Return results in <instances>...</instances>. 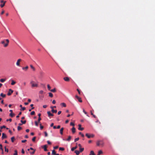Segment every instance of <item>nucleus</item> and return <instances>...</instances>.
<instances>
[{
	"label": "nucleus",
	"instance_id": "obj_1",
	"mask_svg": "<svg viewBox=\"0 0 155 155\" xmlns=\"http://www.w3.org/2000/svg\"><path fill=\"white\" fill-rule=\"evenodd\" d=\"M30 84H31L32 87H37L38 86V84L33 81H31L30 82Z\"/></svg>",
	"mask_w": 155,
	"mask_h": 155
},
{
	"label": "nucleus",
	"instance_id": "obj_2",
	"mask_svg": "<svg viewBox=\"0 0 155 155\" xmlns=\"http://www.w3.org/2000/svg\"><path fill=\"white\" fill-rule=\"evenodd\" d=\"M96 144L97 146H99L100 145L103 146V143L101 141V140L97 141V142Z\"/></svg>",
	"mask_w": 155,
	"mask_h": 155
},
{
	"label": "nucleus",
	"instance_id": "obj_3",
	"mask_svg": "<svg viewBox=\"0 0 155 155\" xmlns=\"http://www.w3.org/2000/svg\"><path fill=\"white\" fill-rule=\"evenodd\" d=\"M85 136L88 138H90L91 137H94V135L93 134H89L87 133L86 134Z\"/></svg>",
	"mask_w": 155,
	"mask_h": 155
},
{
	"label": "nucleus",
	"instance_id": "obj_4",
	"mask_svg": "<svg viewBox=\"0 0 155 155\" xmlns=\"http://www.w3.org/2000/svg\"><path fill=\"white\" fill-rule=\"evenodd\" d=\"M21 61V59H18L16 63V65L18 66H20V62Z\"/></svg>",
	"mask_w": 155,
	"mask_h": 155
},
{
	"label": "nucleus",
	"instance_id": "obj_5",
	"mask_svg": "<svg viewBox=\"0 0 155 155\" xmlns=\"http://www.w3.org/2000/svg\"><path fill=\"white\" fill-rule=\"evenodd\" d=\"M13 92V91L11 89H9V91L8 93V96L10 95Z\"/></svg>",
	"mask_w": 155,
	"mask_h": 155
},
{
	"label": "nucleus",
	"instance_id": "obj_6",
	"mask_svg": "<svg viewBox=\"0 0 155 155\" xmlns=\"http://www.w3.org/2000/svg\"><path fill=\"white\" fill-rule=\"evenodd\" d=\"M5 41L7 42V43H6L4 45V46L5 47H7L8 46V44L9 42V40L8 39H6L5 40Z\"/></svg>",
	"mask_w": 155,
	"mask_h": 155
},
{
	"label": "nucleus",
	"instance_id": "obj_7",
	"mask_svg": "<svg viewBox=\"0 0 155 155\" xmlns=\"http://www.w3.org/2000/svg\"><path fill=\"white\" fill-rule=\"evenodd\" d=\"M81 124H79L78 125V129L80 130H83L84 129L83 127H81Z\"/></svg>",
	"mask_w": 155,
	"mask_h": 155
},
{
	"label": "nucleus",
	"instance_id": "obj_8",
	"mask_svg": "<svg viewBox=\"0 0 155 155\" xmlns=\"http://www.w3.org/2000/svg\"><path fill=\"white\" fill-rule=\"evenodd\" d=\"M64 80L66 81H70V78L68 77H65L64 78Z\"/></svg>",
	"mask_w": 155,
	"mask_h": 155
},
{
	"label": "nucleus",
	"instance_id": "obj_9",
	"mask_svg": "<svg viewBox=\"0 0 155 155\" xmlns=\"http://www.w3.org/2000/svg\"><path fill=\"white\" fill-rule=\"evenodd\" d=\"M75 97L78 100V101L79 102H82V101L81 100V98L80 97L77 95H76Z\"/></svg>",
	"mask_w": 155,
	"mask_h": 155
},
{
	"label": "nucleus",
	"instance_id": "obj_10",
	"mask_svg": "<svg viewBox=\"0 0 155 155\" xmlns=\"http://www.w3.org/2000/svg\"><path fill=\"white\" fill-rule=\"evenodd\" d=\"M47 114L49 117H50L51 116H54V115L51 114L50 111H48Z\"/></svg>",
	"mask_w": 155,
	"mask_h": 155
},
{
	"label": "nucleus",
	"instance_id": "obj_11",
	"mask_svg": "<svg viewBox=\"0 0 155 155\" xmlns=\"http://www.w3.org/2000/svg\"><path fill=\"white\" fill-rule=\"evenodd\" d=\"M7 137V136L4 133H3L2 134V139H4V138H6Z\"/></svg>",
	"mask_w": 155,
	"mask_h": 155
},
{
	"label": "nucleus",
	"instance_id": "obj_12",
	"mask_svg": "<svg viewBox=\"0 0 155 155\" xmlns=\"http://www.w3.org/2000/svg\"><path fill=\"white\" fill-rule=\"evenodd\" d=\"M28 66H26L25 67H23L22 68V69L25 71H26L28 69Z\"/></svg>",
	"mask_w": 155,
	"mask_h": 155
},
{
	"label": "nucleus",
	"instance_id": "obj_13",
	"mask_svg": "<svg viewBox=\"0 0 155 155\" xmlns=\"http://www.w3.org/2000/svg\"><path fill=\"white\" fill-rule=\"evenodd\" d=\"M64 129V128L63 127H62L61 128V129L60 130V134L61 135H62L63 134V131Z\"/></svg>",
	"mask_w": 155,
	"mask_h": 155
},
{
	"label": "nucleus",
	"instance_id": "obj_14",
	"mask_svg": "<svg viewBox=\"0 0 155 155\" xmlns=\"http://www.w3.org/2000/svg\"><path fill=\"white\" fill-rule=\"evenodd\" d=\"M6 1H5L3 3H2L0 5V7L1 8H3L5 5V3H6Z\"/></svg>",
	"mask_w": 155,
	"mask_h": 155
},
{
	"label": "nucleus",
	"instance_id": "obj_15",
	"mask_svg": "<svg viewBox=\"0 0 155 155\" xmlns=\"http://www.w3.org/2000/svg\"><path fill=\"white\" fill-rule=\"evenodd\" d=\"M30 67L33 71H35V68L32 65H31V64L30 65Z\"/></svg>",
	"mask_w": 155,
	"mask_h": 155
},
{
	"label": "nucleus",
	"instance_id": "obj_16",
	"mask_svg": "<svg viewBox=\"0 0 155 155\" xmlns=\"http://www.w3.org/2000/svg\"><path fill=\"white\" fill-rule=\"evenodd\" d=\"M74 152L77 155H78L80 153V152L78 150H75L74 151Z\"/></svg>",
	"mask_w": 155,
	"mask_h": 155
},
{
	"label": "nucleus",
	"instance_id": "obj_17",
	"mask_svg": "<svg viewBox=\"0 0 155 155\" xmlns=\"http://www.w3.org/2000/svg\"><path fill=\"white\" fill-rule=\"evenodd\" d=\"M43 148H44V150L45 151H48V150H47V146L46 145H45L44 146Z\"/></svg>",
	"mask_w": 155,
	"mask_h": 155
},
{
	"label": "nucleus",
	"instance_id": "obj_18",
	"mask_svg": "<svg viewBox=\"0 0 155 155\" xmlns=\"http://www.w3.org/2000/svg\"><path fill=\"white\" fill-rule=\"evenodd\" d=\"M72 131L73 133H74L75 132V128L73 127L72 129Z\"/></svg>",
	"mask_w": 155,
	"mask_h": 155
},
{
	"label": "nucleus",
	"instance_id": "obj_19",
	"mask_svg": "<svg viewBox=\"0 0 155 155\" xmlns=\"http://www.w3.org/2000/svg\"><path fill=\"white\" fill-rule=\"evenodd\" d=\"M11 81L12 83L11 84L12 85H14L16 83L15 81H14L13 80H12Z\"/></svg>",
	"mask_w": 155,
	"mask_h": 155
},
{
	"label": "nucleus",
	"instance_id": "obj_20",
	"mask_svg": "<svg viewBox=\"0 0 155 155\" xmlns=\"http://www.w3.org/2000/svg\"><path fill=\"white\" fill-rule=\"evenodd\" d=\"M0 149L2 150V153H3V149L2 148V145L1 144H0Z\"/></svg>",
	"mask_w": 155,
	"mask_h": 155
},
{
	"label": "nucleus",
	"instance_id": "obj_21",
	"mask_svg": "<svg viewBox=\"0 0 155 155\" xmlns=\"http://www.w3.org/2000/svg\"><path fill=\"white\" fill-rule=\"evenodd\" d=\"M61 105L64 107H66V104L64 103H61Z\"/></svg>",
	"mask_w": 155,
	"mask_h": 155
},
{
	"label": "nucleus",
	"instance_id": "obj_22",
	"mask_svg": "<svg viewBox=\"0 0 155 155\" xmlns=\"http://www.w3.org/2000/svg\"><path fill=\"white\" fill-rule=\"evenodd\" d=\"M6 80V79H1L0 80V81L2 83H3Z\"/></svg>",
	"mask_w": 155,
	"mask_h": 155
},
{
	"label": "nucleus",
	"instance_id": "obj_23",
	"mask_svg": "<svg viewBox=\"0 0 155 155\" xmlns=\"http://www.w3.org/2000/svg\"><path fill=\"white\" fill-rule=\"evenodd\" d=\"M15 115V114L13 113H10L9 114V116L12 117H13Z\"/></svg>",
	"mask_w": 155,
	"mask_h": 155
},
{
	"label": "nucleus",
	"instance_id": "obj_24",
	"mask_svg": "<svg viewBox=\"0 0 155 155\" xmlns=\"http://www.w3.org/2000/svg\"><path fill=\"white\" fill-rule=\"evenodd\" d=\"M77 148V146H76L75 147H72L71 149V150L72 151H74L75 149H76Z\"/></svg>",
	"mask_w": 155,
	"mask_h": 155
},
{
	"label": "nucleus",
	"instance_id": "obj_25",
	"mask_svg": "<svg viewBox=\"0 0 155 155\" xmlns=\"http://www.w3.org/2000/svg\"><path fill=\"white\" fill-rule=\"evenodd\" d=\"M51 111L53 113H56L57 112V110H54L53 109H52L51 110Z\"/></svg>",
	"mask_w": 155,
	"mask_h": 155
},
{
	"label": "nucleus",
	"instance_id": "obj_26",
	"mask_svg": "<svg viewBox=\"0 0 155 155\" xmlns=\"http://www.w3.org/2000/svg\"><path fill=\"white\" fill-rule=\"evenodd\" d=\"M15 140V138L14 137H13L11 138V141L12 142H13Z\"/></svg>",
	"mask_w": 155,
	"mask_h": 155
},
{
	"label": "nucleus",
	"instance_id": "obj_27",
	"mask_svg": "<svg viewBox=\"0 0 155 155\" xmlns=\"http://www.w3.org/2000/svg\"><path fill=\"white\" fill-rule=\"evenodd\" d=\"M79 149H80L79 152H82V151H83V150H84V148H80Z\"/></svg>",
	"mask_w": 155,
	"mask_h": 155
},
{
	"label": "nucleus",
	"instance_id": "obj_28",
	"mask_svg": "<svg viewBox=\"0 0 155 155\" xmlns=\"http://www.w3.org/2000/svg\"><path fill=\"white\" fill-rule=\"evenodd\" d=\"M0 96L3 97H5L6 96V95L5 94H4L3 93H2L0 94Z\"/></svg>",
	"mask_w": 155,
	"mask_h": 155
},
{
	"label": "nucleus",
	"instance_id": "obj_29",
	"mask_svg": "<svg viewBox=\"0 0 155 155\" xmlns=\"http://www.w3.org/2000/svg\"><path fill=\"white\" fill-rule=\"evenodd\" d=\"M71 136H69L68 138L66 140L68 141H70L71 139Z\"/></svg>",
	"mask_w": 155,
	"mask_h": 155
},
{
	"label": "nucleus",
	"instance_id": "obj_30",
	"mask_svg": "<svg viewBox=\"0 0 155 155\" xmlns=\"http://www.w3.org/2000/svg\"><path fill=\"white\" fill-rule=\"evenodd\" d=\"M50 91L52 92H55L56 91V89L55 88H54V89L51 90Z\"/></svg>",
	"mask_w": 155,
	"mask_h": 155
},
{
	"label": "nucleus",
	"instance_id": "obj_31",
	"mask_svg": "<svg viewBox=\"0 0 155 155\" xmlns=\"http://www.w3.org/2000/svg\"><path fill=\"white\" fill-rule=\"evenodd\" d=\"M49 97H53V95L51 93H49Z\"/></svg>",
	"mask_w": 155,
	"mask_h": 155
},
{
	"label": "nucleus",
	"instance_id": "obj_32",
	"mask_svg": "<svg viewBox=\"0 0 155 155\" xmlns=\"http://www.w3.org/2000/svg\"><path fill=\"white\" fill-rule=\"evenodd\" d=\"M102 151L101 150H99L98 152L97 155H100V154H102Z\"/></svg>",
	"mask_w": 155,
	"mask_h": 155
},
{
	"label": "nucleus",
	"instance_id": "obj_33",
	"mask_svg": "<svg viewBox=\"0 0 155 155\" xmlns=\"http://www.w3.org/2000/svg\"><path fill=\"white\" fill-rule=\"evenodd\" d=\"M79 134L80 135H81V137H84V135L83 134H82L81 133V132H80L79 133Z\"/></svg>",
	"mask_w": 155,
	"mask_h": 155
},
{
	"label": "nucleus",
	"instance_id": "obj_34",
	"mask_svg": "<svg viewBox=\"0 0 155 155\" xmlns=\"http://www.w3.org/2000/svg\"><path fill=\"white\" fill-rule=\"evenodd\" d=\"M52 154L53 155H55L56 154V152L54 150H53L52 151Z\"/></svg>",
	"mask_w": 155,
	"mask_h": 155
},
{
	"label": "nucleus",
	"instance_id": "obj_35",
	"mask_svg": "<svg viewBox=\"0 0 155 155\" xmlns=\"http://www.w3.org/2000/svg\"><path fill=\"white\" fill-rule=\"evenodd\" d=\"M14 155H18L17 151L16 150H15V153L14 154Z\"/></svg>",
	"mask_w": 155,
	"mask_h": 155
},
{
	"label": "nucleus",
	"instance_id": "obj_36",
	"mask_svg": "<svg viewBox=\"0 0 155 155\" xmlns=\"http://www.w3.org/2000/svg\"><path fill=\"white\" fill-rule=\"evenodd\" d=\"M64 150V149L63 148V147H60L59 148V150H62V151H63Z\"/></svg>",
	"mask_w": 155,
	"mask_h": 155
},
{
	"label": "nucleus",
	"instance_id": "obj_37",
	"mask_svg": "<svg viewBox=\"0 0 155 155\" xmlns=\"http://www.w3.org/2000/svg\"><path fill=\"white\" fill-rule=\"evenodd\" d=\"M21 122L22 123V124H25L26 123V120L23 121L22 120H21Z\"/></svg>",
	"mask_w": 155,
	"mask_h": 155
},
{
	"label": "nucleus",
	"instance_id": "obj_38",
	"mask_svg": "<svg viewBox=\"0 0 155 155\" xmlns=\"http://www.w3.org/2000/svg\"><path fill=\"white\" fill-rule=\"evenodd\" d=\"M21 129H22V128L21 127H20L19 126H18V127L17 129H18V130H21Z\"/></svg>",
	"mask_w": 155,
	"mask_h": 155
},
{
	"label": "nucleus",
	"instance_id": "obj_39",
	"mask_svg": "<svg viewBox=\"0 0 155 155\" xmlns=\"http://www.w3.org/2000/svg\"><path fill=\"white\" fill-rule=\"evenodd\" d=\"M40 125L41 130H42L43 128L44 127L41 125V124H40Z\"/></svg>",
	"mask_w": 155,
	"mask_h": 155
},
{
	"label": "nucleus",
	"instance_id": "obj_40",
	"mask_svg": "<svg viewBox=\"0 0 155 155\" xmlns=\"http://www.w3.org/2000/svg\"><path fill=\"white\" fill-rule=\"evenodd\" d=\"M91 115H92L94 118H96V116L93 114L92 111H91Z\"/></svg>",
	"mask_w": 155,
	"mask_h": 155
},
{
	"label": "nucleus",
	"instance_id": "obj_41",
	"mask_svg": "<svg viewBox=\"0 0 155 155\" xmlns=\"http://www.w3.org/2000/svg\"><path fill=\"white\" fill-rule=\"evenodd\" d=\"M35 150H33V151L32 152H30V153L31 154H34L35 152Z\"/></svg>",
	"mask_w": 155,
	"mask_h": 155
},
{
	"label": "nucleus",
	"instance_id": "obj_42",
	"mask_svg": "<svg viewBox=\"0 0 155 155\" xmlns=\"http://www.w3.org/2000/svg\"><path fill=\"white\" fill-rule=\"evenodd\" d=\"M94 152L93 151H91L90 152V155H93L94 154Z\"/></svg>",
	"mask_w": 155,
	"mask_h": 155
},
{
	"label": "nucleus",
	"instance_id": "obj_43",
	"mask_svg": "<svg viewBox=\"0 0 155 155\" xmlns=\"http://www.w3.org/2000/svg\"><path fill=\"white\" fill-rule=\"evenodd\" d=\"M35 114V112L34 111H32L31 113V114L32 115H34Z\"/></svg>",
	"mask_w": 155,
	"mask_h": 155
},
{
	"label": "nucleus",
	"instance_id": "obj_44",
	"mask_svg": "<svg viewBox=\"0 0 155 155\" xmlns=\"http://www.w3.org/2000/svg\"><path fill=\"white\" fill-rule=\"evenodd\" d=\"M39 123H38V122H37V121H35V125L36 126H38V124Z\"/></svg>",
	"mask_w": 155,
	"mask_h": 155
},
{
	"label": "nucleus",
	"instance_id": "obj_45",
	"mask_svg": "<svg viewBox=\"0 0 155 155\" xmlns=\"http://www.w3.org/2000/svg\"><path fill=\"white\" fill-rule=\"evenodd\" d=\"M36 137H33V138L32 139V141H33V142H35V139H36Z\"/></svg>",
	"mask_w": 155,
	"mask_h": 155
},
{
	"label": "nucleus",
	"instance_id": "obj_46",
	"mask_svg": "<svg viewBox=\"0 0 155 155\" xmlns=\"http://www.w3.org/2000/svg\"><path fill=\"white\" fill-rule=\"evenodd\" d=\"M79 140V137H78V138L75 139H74V142H76L78 140Z\"/></svg>",
	"mask_w": 155,
	"mask_h": 155
},
{
	"label": "nucleus",
	"instance_id": "obj_47",
	"mask_svg": "<svg viewBox=\"0 0 155 155\" xmlns=\"http://www.w3.org/2000/svg\"><path fill=\"white\" fill-rule=\"evenodd\" d=\"M0 128H1V129H2L3 128H6V126H5L3 125Z\"/></svg>",
	"mask_w": 155,
	"mask_h": 155
},
{
	"label": "nucleus",
	"instance_id": "obj_48",
	"mask_svg": "<svg viewBox=\"0 0 155 155\" xmlns=\"http://www.w3.org/2000/svg\"><path fill=\"white\" fill-rule=\"evenodd\" d=\"M47 87H48V89L49 90H50V89H51V87H50V86L48 84V85H47Z\"/></svg>",
	"mask_w": 155,
	"mask_h": 155
},
{
	"label": "nucleus",
	"instance_id": "obj_49",
	"mask_svg": "<svg viewBox=\"0 0 155 155\" xmlns=\"http://www.w3.org/2000/svg\"><path fill=\"white\" fill-rule=\"evenodd\" d=\"M41 120V118L40 117H38V121H37V122H38V123H39L40 121Z\"/></svg>",
	"mask_w": 155,
	"mask_h": 155
},
{
	"label": "nucleus",
	"instance_id": "obj_50",
	"mask_svg": "<svg viewBox=\"0 0 155 155\" xmlns=\"http://www.w3.org/2000/svg\"><path fill=\"white\" fill-rule=\"evenodd\" d=\"M22 108L20 109L21 110H25V107H22Z\"/></svg>",
	"mask_w": 155,
	"mask_h": 155
},
{
	"label": "nucleus",
	"instance_id": "obj_51",
	"mask_svg": "<svg viewBox=\"0 0 155 155\" xmlns=\"http://www.w3.org/2000/svg\"><path fill=\"white\" fill-rule=\"evenodd\" d=\"M30 150H34L32 147H30V149H28V151H29Z\"/></svg>",
	"mask_w": 155,
	"mask_h": 155
},
{
	"label": "nucleus",
	"instance_id": "obj_52",
	"mask_svg": "<svg viewBox=\"0 0 155 155\" xmlns=\"http://www.w3.org/2000/svg\"><path fill=\"white\" fill-rule=\"evenodd\" d=\"M10 121V122H11L12 121V119L11 118H10L9 119H8L6 120L7 121Z\"/></svg>",
	"mask_w": 155,
	"mask_h": 155
},
{
	"label": "nucleus",
	"instance_id": "obj_53",
	"mask_svg": "<svg viewBox=\"0 0 155 155\" xmlns=\"http://www.w3.org/2000/svg\"><path fill=\"white\" fill-rule=\"evenodd\" d=\"M58 146H56L55 147H54V149H58Z\"/></svg>",
	"mask_w": 155,
	"mask_h": 155
},
{
	"label": "nucleus",
	"instance_id": "obj_54",
	"mask_svg": "<svg viewBox=\"0 0 155 155\" xmlns=\"http://www.w3.org/2000/svg\"><path fill=\"white\" fill-rule=\"evenodd\" d=\"M70 125L73 126H74V124L73 122H71L70 123Z\"/></svg>",
	"mask_w": 155,
	"mask_h": 155
},
{
	"label": "nucleus",
	"instance_id": "obj_55",
	"mask_svg": "<svg viewBox=\"0 0 155 155\" xmlns=\"http://www.w3.org/2000/svg\"><path fill=\"white\" fill-rule=\"evenodd\" d=\"M43 91L42 90H41L39 91V93L40 94H42L43 93Z\"/></svg>",
	"mask_w": 155,
	"mask_h": 155
},
{
	"label": "nucleus",
	"instance_id": "obj_56",
	"mask_svg": "<svg viewBox=\"0 0 155 155\" xmlns=\"http://www.w3.org/2000/svg\"><path fill=\"white\" fill-rule=\"evenodd\" d=\"M45 134V137H47L48 136V134L46 132H44Z\"/></svg>",
	"mask_w": 155,
	"mask_h": 155
},
{
	"label": "nucleus",
	"instance_id": "obj_57",
	"mask_svg": "<svg viewBox=\"0 0 155 155\" xmlns=\"http://www.w3.org/2000/svg\"><path fill=\"white\" fill-rule=\"evenodd\" d=\"M52 103L53 104H55V103H56V101H55V100H53L52 101Z\"/></svg>",
	"mask_w": 155,
	"mask_h": 155
},
{
	"label": "nucleus",
	"instance_id": "obj_58",
	"mask_svg": "<svg viewBox=\"0 0 155 155\" xmlns=\"http://www.w3.org/2000/svg\"><path fill=\"white\" fill-rule=\"evenodd\" d=\"M27 141V140H22L21 141V142L22 143H25V142H26V141Z\"/></svg>",
	"mask_w": 155,
	"mask_h": 155
},
{
	"label": "nucleus",
	"instance_id": "obj_59",
	"mask_svg": "<svg viewBox=\"0 0 155 155\" xmlns=\"http://www.w3.org/2000/svg\"><path fill=\"white\" fill-rule=\"evenodd\" d=\"M21 153L23 154H24L25 153V151H24L23 149H22L21 150Z\"/></svg>",
	"mask_w": 155,
	"mask_h": 155
},
{
	"label": "nucleus",
	"instance_id": "obj_60",
	"mask_svg": "<svg viewBox=\"0 0 155 155\" xmlns=\"http://www.w3.org/2000/svg\"><path fill=\"white\" fill-rule=\"evenodd\" d=\"M61 112V111H59L58 112V115L60 114Z\"/></svg>",
	"mask_w": 155,
	"mask_h": 155
},
{
	"label": "nucleus",
	"instance_id": "obj_61",
	"mask_svg": "<svg viewBox=\"0 0 155 155\" xmlns=\"http://www.w3.org/2000/svg\"><path fill=\"white\" fill-rule=\"evenodd\" d=\"M5 43V41L4 40L2 41L1 42V44H4Z\"/></svg>",
	"mask_w": 155,
	"mask_h": 155
},
{
	"label": "nucleus",
	"instance_id": "obj_62",
	"mask_svg": "<svg viewBox=\"0 0 155 155\" xmlns=\"http://www.w3.org/2000/svg\"><path fill=\"white\" fill-rule=\"evenodd\" d=\"M83 112H84V113L85 114H87V113L84 110V109H83Z\"/></svg>",
	"mask_w": 155,
	"mask_h": 155
},
{
	"label": "nucleus",
	"instance_id": "obj_63",
	"mask_svg": "<svg viewBox=\"0 0 155 155\" xmlns=\"http://www.w3.org/2000/svg\"><path fill=\"white\" fill-rule=\"evenodd\" d=\"M54 123H52L51 124V125H50V126L51 127H53V126H54Z\"/></svg>",
	"mask_w": 155,
	"mask_h": 155
},
{
	"label": "nucleus",
	"instance_id": "obj_64",
	"mask_svg": "<svg viewBox=\"0 0 155 155\" xmlns=\"http://www.w3.org/2000/svg\"><path fill=\"white\" fill-rule=\"evenodd\" d=\"M61 127V126L60 125H58V126L57 127V129H59Z\"/></svg>",
	"mask_w": 155,
	"mask_h": 155
}]
</instances>
